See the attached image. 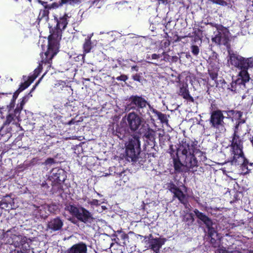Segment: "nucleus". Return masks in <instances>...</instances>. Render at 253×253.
<instances>
[{
  "label": "nucleus",
  "instance_id": "1",
  "mask_svg": "<svg viewBox=\"0 0 253 253\" xmlns=\"http://www.w3.org/2000/svg\"><path fill=\"white\" fill-rule=\"evenodd\" d=\"M198 143L197 140L193 141L189 138H183L179 148L181 151L182 156L181 157H184V164L186 167L193 171H196V168L198 167V162L195 154H199V157H203V158L201 159L202 161L207 159L205 153L197 149Z\"/></svg>",
  "mask_w": 253,
  "mask_h": 253
},
{
  "label": "nucleus",
  "instance_id": "2",
  "mask_svg": "<svg viewBox=\"0 0 253 253\" xmlns=\"http://www.w3.org/2000/svg\"><path fill=\"white\" fill-rule=\"evenodd\" d=\"M228 63L229 65L240 70L237 80L246 84L251 79L248 71L253 68V58H245L233 51H228Z\"/></svg>",
  "mask_w": 253,
  "mask_h": 253
},
{
  "label": "nucleus",
  "instance_id": "3",
  "mask_svg": "<svg viewBox=\"0 0 253 253\" xmlns=\"http://www.w3.org/2000/svg\"><path fill=\"white\" fill-rule=\"evenodd\" d=\"M63 31L55 27L50 28V35L48 37V47L46 51L44 53L45 57H42V62L50 63L53 57L58 53Z\"/></svg>",
  "mask_w": 253,
  "mask_h": 253
},
{
  "label": "nucleus",
  "instance_id": "4",
  "mask_svg": "<svg viewBox=\"0 0 253 253\" xmlns=\"http://www.w3.org/2000/svg\"><path fill=\"white\" fill-rule=\"evenodd\" d=\"M66 178L67 172L64 169L59 168H53L48 178L51 185L49 191L52 194H56L61 196L64 193L63 185Z\"/></svg>",
  "mask_w": 253,
  "mask_h": 253
},
{
  "label": "nucleus",
  "instance_id": "5",
  "mask_svg": "<svg viewBox=\"0 0 253 253\" xmlns=\"http://www.w3.org/2000/svg\"><path fill=\"white\" fill-rule=\"evenodd\" d=\"M65 210L73 216L77 218L79 221L87 225H90L95 221V218L93 214L82 206L77 207L74 204H69L65 205Z\"/></svg>",
  "mask_w": 253,
  "mask_h": 253
},
{
  "label": "nucleus",
  "instance_id": "6",
  "mask_svg": "<svg viewBox=\"0 0 253 253\" xmlns=\"http://www.w3.org/2000/svg\"><path fill=\"white\" fill-rule=\"evenodd\" d=\"M129 103L126 108L128 110H133L136 111L142 117L146 118L150 116L149 110L147 107L146 100L141 96L131 95L129 99Z\"/></svg>",
  "mask_w": 253,
  "mask_h": 253
},
{
  "label": "nucleus",
  "instance_id": "7",
  "mask_svg": "<svg viewBox=\"0 0 253 253\" xmlns=\"http://www.w3.org/2000/svg\"><path fill=\"white\" fill-rule=\"evenodd\" d=\"M140 138L137 135H134L129 139L126 144V156L129 162H134L136 156L140 154L141 151Z\"/></svg>",
  "mask_w": 253,
  "mask_h": 253
},
{
  "label": "nucleus",
  "instance_id": "8",
  "mask_svg": "<svg viewBox=\"0 0 253 253\" xmlns=\"http://www.w3.org/2000/svg\"><path fill=\"white\" fill-rule=\"evenodd\" d=\"M238 123L236 126H234V132L231 136V140L230 141L231 144L230 147H231L232 153L234 154V159L237 157V154L240 152L239 155H243V138L239 135V128Z\"/></svg>",
  "mask_w": 253,
  "mask_h": 253
},
{
  "label": "nucleus",
  "instance_id": "9",
  "mask_svg": "<svg viewBox=\"0 0 253 253\" xmlns=\"http://www.w3.org/2000/svg\"><path fill=\"white\" fill-rule=\"evenodd\" d=\"M143 118L134 112L129 113L126 115V124L131 132H134L137 130H138L139 132L140 128H142L143 124H146Z\"/></svg>",
  "mask_w": 253,
  "mask_h": 253
},
{
  "label": "nucleus",
  "instance_id": "10",
  "mask_svg": "<svg viewBox=\"0 0 253 253\" xmlns=\"http://www.w3.org/2000/svg\"><path fill=\"white\" fill-rule=\"evenodd\" d=\"M210 114L209 122L211 127L217 129L224 126L225 117L222 110L216 109L211 111Z\"/></svg>",
  "mask_w": 253,
  "mask_h": 253
},
{
  "label": "nucleus",
  "instance_id": "11",
  "mask_svg": "<svg viewBox=\"0 0 253 253\" xmlns=\"http://www.w3.org/2000/svg\"><path fill=\"white\" fill-rule=\"evenodd\" d=\"M224 30L221 31L217 30V33L215 36L212 38V42H215L217 44L220 45L223 44L226 45L228 43L229 41L230 34L228 29L224 26Z\"/></svg>",
  "mask_w": 253,
  "mask_h": 253
},
{
  "label": "nucleus",
  "instance_id": "12",
  "mask_svg": "<svg viewBox=\"0 0 253 253\" xmlns=\"http://www.w3.org/2000/svg\"><path fill=\"white\" fill-rule=\"evenodd\" d=\"M227 115V118L231 119L232 121H236L235 125L236 126L238 123L239 127L240 126L246 123V120L242 118L243 112L241 111L229 110L224 111Z\"/></svg>",
  "mask_w": 253,
  "mask_h": 253
},
{
  "label": "nucleus",
  "instance_id": "13",
  "mask_svg": "<svg viewBox=\"0 0 253 253\" xmlns=\"http://www.w3.org/2000/svg\"><path fill=\"white\" fill-rule=\"evenodd\" d=\"M70 17L68 16V14L66 12L64 13L62 16H58L56 14L54 15V20L56 23V25L55 27L58 29H61L63 31L65 30L68 24V19Z\"/></svg>",
  "mask_w": 253,
  "mask_h": 253
},
{
  "label": "nucleus",
  "instance_id": "14",
  "mask_svg": "<svg viewBox=\"0 0 253 253\" xmlns=\"http://www.w3.org/2000/svg\"><path fill=\"white\" fill-rule=\"evenodd\" d=\"M64 253H87V246L85 243L80 242L65 250Z\"/></svg>",
  "mask_w": 253,
  "mask_h": 253
},
{
  "label": "nucleus",
  "instance_id": "15",
  "mask_svg": "<svg viewBox=\"0 0 253 253\" xmlns=\"http://www.w3.org/2000/svg\"><path fill=\"white\" fill-rule=\"evenodd\" d=\"M166 239L161 238H152L149 240V248L155 253H160V250L165 244Z\"/></svg>",
  "mask_w": 253,
  "mask_h": 253
},
{
  "label": "nucleus",
  "instance_id": "16",
  "mask_svg": "<svg viewBox=\"0 0 253 253\" xmlns=\"http://www.w3.org/2000/svg\"><path fill=\"white\" fill-rule=\"evenodd\" d=\"M169 191L173 194V199L177 198L180 203L183 204L185 207L187 206L188 202L186 195L176 185L175 187L170 189Z\"/></svg>",
  "mask_w": 253,
  "mask_h": 253
},
{
  "label": "nucleus",
  "instance_id": "17",
  "mask_svg": "<svg viewBox=\"0 0 253 253\" xmlns=\"http://www.w3.org/2000/svg\"><path fill=\"white\" fill-rule=\"evenodd\" d=\"M193 211L196 217L206 225L208 230L213 227V222L211 218L198 209H195Z\"/></svg>",
  "mask_w": 253,
  "mask_h": 253
},
{
  "label": "nucleus",
  "instance_id": "18",
  "mask_svg": "<svg viewBox=\"0 0 253 253\" xmlns=\"http://www.w3.org/2000/svg\"><path fill=\"white\" fill-rule=\"evenodd\" d=\"M240 154V152L237 153V157L235 158V159H234V156L233 157L232 162L236 163L237 162V159L239 158H241L243 159V162L241 165L242 171L245 174H248L250 173L252 170V169L249 168L248 167V165L249 164L250 162L249 160L246 158L244 153L243 156L239 155Z\"/></svg>",
  "mask_w": 253,
  "mask_h": 253
},
{
  "label": "nucleus",
  "instance_id": "19",
  "mask_svg": "<svg viewBox=\"0 0 253 253\" xmlns=\"http://www.w3.org/2000/svg\"><path fill=\"white\" fill-rule=\"evenodd\" d=\"M209 237L211 238L210 243L214 248L218 247L220 245V237L217 232L212 227L208 230Z\"/></svg>",
  "mask_w": 253,
  "mask_h": 253
},
{
  "label": "nucleus",
  "instance_id": "20",
  "mask_svg": "<svg viewBox=\"0 0 253 253\" xmlns=\"http://www.w3.org/2000/svg\"><path fill=\"white\" fill-rule=\"evenodd\" d=\"M230 91L233 93H240L246 88V84L240 81L239 80L233 81L230 83Z\"/></svg>",
  "mask_w": 253,
  "mask_h": 253
},
{
  "label": "nucleus",
  "instance_id": "21",
  "mask_svg": "<svg viewBox=\"0 0 253 253\" xmlns=\"http://www.w3.org/2000/svg\"><path fill=\"white\" fill-rule=\"evenodd\" d=\"M138 132L140 134L143 133L144 136L151 141L155 139V132L150 127L148 124H143L142 128H140Z\"/></svg>",
  "mask_w": 253,
  "mask_h": 253
},
{
  "label": "nucleus",
  "instance_id": "22",
  "mask_svg": "<svg viewBox=\"0 0 253 253\" xmlns=\"http://www.w3.org/2000/svg\"><path fill=\"white\" fill-rule=\"evenodd\" d=\"M63 226V222L59 217L51 219L47 224V227L54 231L60 230Z\"/></svg>",
  "mask_w": 253,
  "mask_h": 253
},
{
  "label": "nucleus",
  "instance_id": "23",
  "mask_svg": "<svg viewBox=\"0 0 253 253\" xmlns=\"http://www.w3.org/2000/svg\"><path fill=\"white\" fill-rule=\"evenodd\" d=\"M178 94L187 101L194 102V99L190 94L187 84H183L180 86Z\"/></svg>",
  "mask_w": 253,
  "mask_h": 253
},
{
  "label": "nucleus",
  "instance_id": "24",
  "mask_svg": "<svg viewBox=\"0 0 253 253\" xmlns=\"http://www.w3.org/2000/svg\"><path fill=\"white\" fill-rule=\"evenodd\" d=\"M12 242L10 244L13 245L16 248H19L27 243V238L25 236L21 235H12L11 236Z\"/></svg>",
  "mask_w": 253,
  "mask_h": 253
},
{
  "label": "nucleus",
  "instance_id": "25",
  "mask_svg": "<svg viewBox=\"0 0 253 253\" xmlns=\"http://www.w3.org/2000/svg\"><path fill=\"white\" fill-rule=\"evenodd\" d=\"M54 2L52 3L49 5H45L43 9H41L40 11L37 20L40 22L42 19L45 18L46 20L49 19V10L51 9H57L56 7H53Z\"/></svg>",
  "mask_w": 253,
  "mask_h": 253
},
{
  "label": "nucleus",
  "instance_id": "26",
  "mask_svg": "<svg viewBox=\"0 0 253 253\" xmlns=\"http://www.w3.org/2000/svg\"><path fill=\"white\" fill-rule=\"evenodd\" d=\"M208 71L210 78L211 79V80L215 82V83L216 84V86L217 87V84H218V83H217L216 80L218 76L219 68L211 63H210Z\"/></svg>",
  "mask_w": 253,
  "mask_h": 253
},
{
  "label": "nucleus",
  "instance_id": "27",
  "mask_svg": "<svg viewBox=\"0 0 253 253\" xmlns=\"http://www.w3.org/2000/svg\"><path fill=\"white\" fill-rule=\"evenodd\" d=\"M53 7H56L57 8L62 7L64 5H70L74 6L79 4L81 2V0H60L58 2H54Z\"/></svg>",
  "mask_w": 253,
  "mask_h": 253
},
{
  "label": "nucleus",
  "instance_id": "28",
  "mask_svg": "<svg viewBox=\"0 0 253 253\" xmlns=\"http://www.w3.org/2000/svg\"><path fill=\"white\" fill-rule=\"evenodd\" d=\"M91 48L92 45L90 38L87 37L85 39L84 42L83 44L84 53L78 56V57H81L83 62H84L85 54L89 53Z\"/></svg>",
  "mask_w": 253,
  "mask_h": 253
},
{
  "label": "nucleus",
  "instance_id": "29",
  "mask_svg": "<svg viewBox=\"0 0 253 253\" xmlns=\"http://www.w3.org/2000/svg\"><path fill=\"white\" fill-rule=\"evenodd\" d=\"M176 157L173 158V164L174 170L176 172H181L183 171L182 168L185 166V164H182L180 160V158L178 156V153H176Z\"/></svg>",
  "mask_w": 253,
  "mask_h": 253
},
{
  "label": "nucleus",
  "instance_id": "30",
  "mask_svg": "<svg viewBox=\"0 0 253 253\" xmlns=\"http://www.w3.org/2000/svg\"><path fill=\"white\" fill-rule=\"evenodd\" d=\"M150 154L148 153L140 152V154L136 156V160L134 163L138 162L140 165H146L145 163L147 161H149L148 158H149Z\"/></svg>",
  "mask_w": 253,
  "mask_h": 253
},
{
  "label": "nucleus",
  "instance_id": "31",
  "mask_svg": "<svg viewBox=\"0 0 253 253\" xmlns=\"http://www.w3.org/2000/svg\"><path fill=\"white\" fill-rule=\"evenodd\" d=\"M152 112L157 116L158 119L159 120L162 124L168 123L169 120L166 114L154 108H152Z\"/></svg>",
  "mask_w": 253,
  "mask_h": 253
},
{
  "label": "nucleus",
  "instance_id": "32",
  "mask_svg": "<svg viewBox=\"0 0 253 253\" xmlns=\"http://www.w3.org/2000/svg\"><path fill=\"white\" fill-rule=\"evenodd\" d=\"M10 111L8 112L9 114L6 117V120L3 124L4 125H8L12 123V121H15L16 119H18L20 114H16L15 110H14L13 113H10Z\"/></svg>",
  "mask_w": 253,
  "mask_h": 253
},
{
  "label": "nucleus",
  "instance_id": "33",
  "mask_svg": "<svg viewBox=\"0 0 253 253\" xmlns=\"http://www.w3.org/2000/svg\"><path fill=\"white\" fill-rule=\"evenodd\" d=\"M21 92L19 91V90L17 89L13 94L12 98L10 101V104L7 106V108L8 109V112L11 111L14 107L15 101L17 98L19 94Z\"/></svg>",
  "mask_w": 253,
  "mask_h": 253
},
{
  "label": "nucleus",
  "instance_id": "34",
  "mask_svg": "<svg viewBox=\"0 0 253 253\" xmlns=\"http://www.w3.org/2000/svg\"><path fill=\"white\" fill-rule=\"evenodd\" d=\"M114 132H115V135L120 139H123L126 137V132L125 129L123 127L118 126Z\"/></svg>",
  "mask_w": 253,
  "mask_h": 253
},
{
  "label": "nucleus",
  "instance_id": "35",
  "mask_svg": "<svg viewBox=\"0 0 253 253\" xmlns=\"http://www.w3.org/2000/svg\"><path fill=\"white\" fill-rule=\"evenodd\" d=\"M42 56L45 57L44 54L42 53L41 57L42 58ZM51 63H52V61H51V62L50 63L42 62V60L41 62L39 63L38 67L35 69V70L34 71L33 75L34 76H36V78H37L39 76V75H40V74L41 73V72L42 70V64L44 63L45 64H47L48 66H50Z\"/></svg>",
  "mask_w": 253,
  "mask_h": 253
},
{
  "label": "nucleus",
  "instance_id": "36",
  "mask_svg": "<svg viewBox=\"0 0 253 253\" xmlns=\"http://www.w3.org/2000/svg\"><path fill=\"white\" fill-rule=\"evenodd\" d=\"M183 221L186 222L189 226L192 225L195 221L193 214L192 213L186 214L183 216Z\"/></svg>",
  "mask_w": 253,
  "mask_h": 253
},
{
  "label": "nucleus",
  "instance_id": "37",
  "mask_svg": "<svg viewBox=\"0 0 253 253\" xmlns=\"http://www.w3.org/2000/svg\"><path fill=\"white\" fill-rule=\"evenodd\" d=\"M195 38V40H201L203 36V31L199 28H193V32L192 33Z\"/></svg>",
  "mask_w": 253,
  "mask_h": 253
},
{
  "label": "nucleus",
  "instance_id": "38",
  "mask_svg": "<svg viewBox=\"0 0 253 253\" xmlns=\"http://www.w3.org/2000/svg\"><path fill=\"white\" fill-rule=\"evenodd\" d=\"M114 236H119V238L125 241L126 239H128L129 237L128 235L123 231L122 229L121 230H117L115 234L113 235Z\"/></svg>",
  "mask_w": 253,
  "mask_h": 253
},
{
  "label": "nucleus",
  "instance_id": "39",
  "mask_svg": "<svg viewBox=\"0 0 253 253\" xmlns=\"http://www.w3.org/2000/svg\"><path fill=\"white\" fill-rule=\"evenodd\" d=\"M219 87L222 88L224 90H226L228 92L230 91V84H227L224 79H222L219 81Z\"/></svg>",
  "mask_w": 253,
  "mask_h": 253
},
{
  "label": "nucleus",
  "instance_id": "40",
  "mask_svg": "<svg viewBox=\"0 0 253 253\" xmlns=\"http://www.w3.org/2000/svg\"><path fill=\"white\" fill-rule=\"evenodd\" d=\"M206 25H209L211 27H215L216 29V30L221 31L224 30V26L221 24H218L212 22H208L206 23Z\"/></svg>",
  "mask_w": 253,
  "mask_h": 253
},
{
  "label": "nucleus",
  "instance_id": "41",
  "mask_svg": "<svg viewBox=\"0 0 253 253\" xmlns=\"http://www.w3.org/2000/svg\"><path fill=\"white\" fill-rule=\"evenodd\" d=\"M191 52L192 54L194 55L197 56L200 52V49L199 47L196 45H193L191 46Z\"/></svg>",
  "mask_w": 253,
  "mask_h": 253
},
{
  "label": "nucleus",
  "instance_id": "42",
  "mask_svg": "<svg viewBox=\"0 0 253 253\" xmlns=\"http://www.w3.org/2000/svg\"><path fill=\"white\" fill-rule=\"evenodd\" d=\"M25 104V103L21 100L20 103L17 104L16 108L15 109V112L16 114L20 113V112L22 110Z\"/></svg>",
  "mask_w": 253,
  "mask_h": 253
},
{
  "label": "nucleus",
  "instance_id": "43",
  "mask_svg": "<svg viewBox=\"0 0 253 253\" xmlns=\"http://www.w3.org/2000/svg\"><path fill=\"white\" fill-rule=\"evenodd\" d=\"M40 159L38 157L34 158H33L29 162V164H24V165H26L27 167L34 166L35 165H36L38 164L40 162Z\"/></svg>",
  "mask_w": 253,
  "mask_h": 253
},
{
  "label": "nucleus",
  "instance_id": "44",
  "mask_svg": "<svg viewBox=\"0 0 253 253\" xmlns=\"http://www.w3.org/2000/svg\"><path fill=\"white\" fill-rule=\"evenodd\" d=\"M29 85H30L28 84V82L25 81L24 83H22L20 84L19 87L17 89L20 92H22L23 90L27 88Z\"/></svg>",
  "mask_w": 253,
  "mask_h": 253
},
{
  "label": "nucleus",
  "instance_id": "45",
  "mask_svg": "<svg viewBox=\"0 0 253 253\" xmlns=\"http://www.w3.org/2000/svg\"><path fill=\"white\" fill-rule=\"evenodd\" d=\"M241 194V192L239 191H235V194L233 196V202H235L239 201L240 199L239 195Z\"/></svg>",
  "mask_w": 253,
  "mask_h": 253
},
{
  "label": "nucleus",
  "instance_id": "46",
  "mask_svg": "<svg viewBox=\"0 0 253 253\" xmlns=\"http://www.w3.org/2000/svg\"><path fill=\"white\" fill-rule=\"evenodd\" d=\"M88 204L92 206H98L100 205L99 201L97 199H93L87 202Z\"/></svg>",
  "mask_w": 253,
  "mask_h": 253
},
{
  "label": "nucleus",
  "instance_id": "47",
  "mask_svg": "<svg viewBox=\"0 0 253 253\" xmlns=\"http://www.w3.org/2000/svg\"><path fill=\"white\" fill-rule=\"evenodd\" d=\"M54 163H55V160L52 158H48L44 162V164L45 165H52Z\"/></svg>",
  "mask_w": 253,
  "mask_h": 253
},
{
  "label": "nucleus",
  "instance_id": "48",
  "mask_svg": "<svg viewBox=\"0 0 253 253\" xmlns=\"http://www.w3.org/2000/svg\"><path fill=\"white\" fill-rule=\"evenodd\" d=\"M213 3L219 4L222 6L226 5L227 3L224 0H214L213 1Z\"/></svg>",
  "mask_w": 253,
  "mask_h": 253
},
{
  "label": "nucleus",
  "instance_id": "49",
  "mask_svg": "<svg viewBox=\"0 0 253 253\" xmlns=\"http://www.w3.org/2000/svg\"><path fill=\"white\" fill-rule=\"evenodd\" d=\"M36 78V76H34L33 74L32 75L28 77V79L26 82H28V84H29V85H30Z\"/></svg>",
  "mask_w": 253,
  "mask_h": 253
},
{
  "label": "nucleus",
  "instance_id": "50",
  "mask_svg": "<svg viewBox=\"0 0 253 253\" xmlns=\"http://www.w3.org/2000/svg\"><path fill=\"white\" fill-rule=\"evenodd\" d=\"M116 79L118 81H122L125 82L128 79V77L126 75H121V76L117 77Z\"/></svg>",
  "mask_w": 253,
  "mask_h": 253
},
{
  "label": "nucleus",
  "instance_id": "51",
  "mask_svg": "<svg viewBox=\"0 0 253 253\" xmlns=\"http://www.w3.org/2000/svg\"><path fill=\"white\" fill-rule=\"evenodd\" d=\"M132 79L135 81L140 82L141 80V77L139 74H135L132 76Z\"/></svg>",
  "mask_w": 253,
  "mask_h": 253
},
{
  "label": "nucleus",
  "instance_id": "52",
  "mask_svg": "<svg viewBox=\"0 0 253 253\" xmlns=\"http://www.w3.org/2000/svg\"><path fill=\"white\" fill-rule=\"evenodd\" d=\"M32 96V95L31 94V92H29L28 94L25 95L24 96L22 97V101L25 103H26V102L28 100L29 98Z\"/></svg>",
  "mask_w": 253,
  "mask_h": 253
},
{
  "label": "nucleus",
  "instance_id": "53",
  "mask_svg": "<svg viewBox=\"0 0 253 253\" xmlns=\"http://www.w3.org/2000/svg\"><path fill=\"white\" fill-rule=\"evenodd\" d=\"M32 96V95L31 94V92H29L28 94L25 95L24 96L22 97V101L25 103H26V102L28 100L29 98Z\"/></svg>",
  "mask_w": 253,
  "mask_h": 253
},
{
  "label": "nucleus",
  "instance_id": "54",
  "mask_svg": "<svg viewBox=\"0 0 253 253\" xmlns=\"http://www.w3.org/2000/svg\"><path fill=\"white\" fill-rule=\"evenodd\" d=\"M168 189L170 191V189H172L174 187H175L176 185L172 181H170L169 183L167 184Z\"/></svg>",
  "mask_w": 253,
  "mask_h": 253
},
{
  "label": "nucleus",
  "instance_id": "55",
  "mask_svg": "<svg viewBox=\"0 0 253 253\" xmlns=\"http://www.w3.org/2000/svg\"><path fill=\"white\" fill-rule=\"evenodd\" d=\"M215 253H228V252L225 249H219Z\"/></svg>",
  "mask_w": 253,
  "mask_h": 253
},
{
  "label": "nucleus",
  "instance_id": "56",
  "mask_svg": "<svg viewBox=\"0 0 253 253\" xmlns=\"http://www.w3.org/2000/svg\"><path fill=\"white\" fill-rule=\"evenodd\" d=\"M161 57L160 54L154 53L151 55V58L152 59H158Z\"/></svg>",
  "mask_w": 253,
  "mask_h": 253
},
{
  "label": "nucleus",
  "instance_id": "57",
  "mask_svg": "<svg viewBox=\"0 0 253 253\" xmlns=\"http://www.w3.org/2000/svg\"><path fill=\"white\" fill-rule=\"evenodd\" d=\"M9 253H24V252L23 251H22V250L14 249V250H11L9 252Z\"/></svg>",
  "mask_w": 253,
  "mask_h": 253
},
{
  "label": "nucleus",
  "instance_id": "58",
  "mask_svg": "<svg viewBox=\"0 0 253 253\" xmlns=\"http://www.w3.org/2000/svg\"><path fill=\"white\" fill-rule=\"evenodd\" d=\"M131 69L132 71L134 70V71H138V67L137 65H134V66L131 67Z\"/></svg>",
  "mask_w": 253,
  "mask_h": 253
},
{
  "label": "nucleus",
  "instance_id": "59",
  "mask_svg": "<svg viewBox=\"0 0 253 253\" xmlns=\"http://www.w3.org/2000/svg\"><path fill=\"white\" fill-rule=\"evenodd\" d=\"M115 237H116V238L114 239V241L117 244H119L120 241V240H121V239L119 238V236H115Z\"/></svg>",
  "mask_w": 253,
  "mask_h": 253
},
{
  "label": "nucleus",
  "instance_id": "60",
  "mask_svg": "<svg viewBox=\"0 0 253 253\" xmlns=\"http://www.w3.org/2000/svg\"><path fill=\"white\" fill-rule=\"evenodd\" d=\"M39 2L41 3L42 5L44 7L45 6V5H48L47 2L46 1L39 0Z\"/></svg>",
  "mask_w": 253,
  "mask_h": 253
},
{
  "label": "nucleus",
  "instance_id": "61",
  "mask_svg": "<svg viewBox=\"0 0 253 253\" xmlns=\"http://www.w3.org/2000/svg\"><path fill=\"white\" fill-rule=\"evenodd\" d=\"M42 79V78L40 79V80L38 81V82L37 83H36V84L33 87V88L31 89V91L30 92H31V93H32V92H33L34 89H35L36 88V85L38 84V83H39V82L40 81V80Z\"/></svg>",
  "mask_w": 253,
  "mask_h": 253
},
{
  "label": "nucleus",
  "instance_id": "62",
  "mask_svg": "<svg viewBox=\"0 0 253 253\" xmlns=\"http://www.w3.org/2000/svg\"><path fill=\"white\" fill-rule=\"evenodd\" d=\"M100 0H94L92 1V5H97L98 3L99 2Z\"/></svg>",
  "mask_w": 253,
  "mask_h": 253
},
{
  "label": "nucleus",
  "instance_id": "63",
  "mask_svg": "<svg viewBox=\"0 0 253 253\" xmlns=\"http://www.w3.org/2000/svg\"><path fill=\"white\" fill-rule=\"evenodd\" d=\"M117 175H119V176H120V177H121V176H123V175H125V172H124V171H122V172H121L117 173Z\"/></svg>",
  "mask_w": 253,
  "mask_h": 253
},
{
  "label": "nucleus",
  "instance_id": "64",
  "mask_svg": "<svg viewBox=\"0 0 253 253\" xmlns=\"http://www.w3.org/2000/svg\"><path fill=\"white\" fill-rule=\"evenodd\" d=\"M248 166H249V167H250L249 168H251V169H253V163L250 162Z\"/></svg>",
  "mask_w": 253,
  "mask_h": 253
}]
</instances>
